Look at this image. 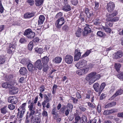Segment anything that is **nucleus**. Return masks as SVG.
<instances>
[{"mask_svg": "<svg viewBox=\"0 0 123 123\" xmlns=\"http://www.w3.org/2000/svg\"><path fill=\"white\" fill-rule=\"evenodd\" d=\"M38 97L36 96L35 98L34 101H32L30 105H29L28 107L29 108V110H34V108L33 107V106L34 104H36L38 101Z\"/></svg>", "mask_w": 123, "mask_h": 123, "instance_id": "obj_12", "label": "nucleus"}, {"mask_svg": "<svg viewBox=\"0 0 123 123\" xmlns=\"http://www.w3.org/2000/svg\"><path fill=\"white\" fill-rule=\"evenodd\" d=\"M123 93V90L121 89H120L117 90L116 92L111 97V99H112L116 97L117 96L120 95Z\"/></svg>", "mask_w": 123, "mask_h": 123, "instance_id": "obj_16", "label": "nucleus"}, {"mask_svg": "<svg viewBox=\"0 0 123 123\" xmlns=\"http://www.w3.org/2000/svg\"><path fill=\"white\" fill-rule=\"evenodd\" d=\"M91 52V50H87L86 53L84 54L83 56L85 57H86L88 56Z\"/></svg>", "mask_w": 123, "mask_h": 123, "instance_id": "obj_59", "label": "nucleus"}, {"mask_svg": "<svg viewBox=\"0 0 123 123\" xmlns=\"http://www.w3.org/2000/svg\"><path fill=\"white\" fill-rule=\"evenodd\" d=\"M45 89V86L44 85H42L40 87L39 90L40 92H44Z\"/></svg>", "mask_w": 123, "mask_h": 123, "instance_id": "obj_58", "label": "nucleus"}, {"mask_svg": "<svg viewBox=\"0 0 123 123\" xmlns=\"http://www.w3.org/2000/svg\"><path fill=\"white\" fill-rule=\"evenodd\" d=\"M105 34V33L101 31H98L97 33V35L99 36L102 37Z\"/></svg>", "mask_w": 123, "mask_h": 123, "instance_id": "obj_49", "label": "nucleus"}, {"mask_svg": "<svg viewBox=\"0 0 123 123\" xmlns=\"http://www.w3.org/2000/svg\"><path fill=\"white\" fill-rule=\"evenodd\" d=\"M99 6L98 2L97 1H95V6L94 7L95 11H96L98 9Z\"/></svg>", "mask_w": 123, "mask_h": 123, "instance_id": "obj_52", "label": "nucleus"}, {"mask_svg": "<svg viewBox=\"0 0 123 123\" xmlns=\"http://www.w3.org/2000/svg\"><path fill=\"white\" fill-rule=\"evenodd\" d=\"M88 70V68H85L79 70L77 72V73L79 75H81L86 73Z\"/></svg>", "mask_w": 123, "mask_h": 123, "instance_id": "obj_10", "label": "nucleus"}, {"mask_svg": "<svg viewBox=\"0 0 123 123\" xmlns=\"http://www.w3.org/2000/svg\"><path fill=\"white\" fill-rule=\"evenodd\" d=\"M62 29L63 31H67L68 30V27L67 25H64L62 27Z\"/></svg>", "mask_w": 123, "mask_h": 123, "instance_id": "obj_50", "label": "nucleus"}, {"mask_svg": "<svg viewBox=\"0 0 123 123\" xmlns=\"http://www.w3.org/2000/svg\"><path fill=\"white\" fill-rule=\"evenodd\" d=\"M43 97H44V101H45L48 102L50 100H51V99H50L47 96L46 94H45L43 95Z\"/></svg>", "mask_w": 123, "mask_h": 123, "instance_id": "obj_43", "label": "nucleus"}, {"mask_svg": "<svg viewBox=\"0 0 123 123\" xmlns=\"http://www.w3.org/2000/svg\"><path fill=\"white\" fill-rule=\"evenodd\" d=\"M82 120L83 121V122H82V123L83 122H84V123H85V122H87V117L85 116L84 115H83L82 116Z\"/></svg>", "mask_w": 123, "mask_h": 123, "instance_id": "obj_53", "label": "nucleus"}, {"mask_svg": "<svg viewBox=\"0 0 123 123\" xmlns=\"http://www.w3.org/2000/svg\"><path fill=\"white\" fill-rule=\"evenodd\" d=\"M16 44L15 43L14 44L9 43L8 49L7 50V52L9 53H11L12 51L13 50V49L16 48Z\"/></svg>", "mask_w": 123, "mask_h": 123, "instance_id": "obj_14", "label": "nucleus"}, {"mask_svg": "<svg viewBox=\"0 0 123 123\" xmlns=\"http://www.w3.org/2000/svg\"><path fill=\"white\" fill-rule=\"evenodd\" d=\"M45 18L43 15H41L39 17L38 20V25H40L43 24L45 20Z\"/></svg>", "mask_w": 123, "mask_h": 123, "instance_id": "obj_17", "label": "nucleus"}, {"mask_svg": "<svg viewBox=\"0 0 123 123\" xmlns=\"http://www.w3.org/2000/svg\"><path fill=\"white\" fill-rule=\"evenodd\" d=\"M22 118H17L14 121V123H21Z\"/></svg>", "mask_w": 123, "mask_h": 123, "instance_id": "obj_47", "label": "nucleus"}, {"mask_svg": "<svg viewBox=\"0 0 123 123\" xmlns=\"http://www.w3.org/2000/svg\"><path fill=\"white\" fill-rule=\"evenodd\" d=\"M26 105V103H24L23 104L20 106L18 109V110L19 111H23L24 110L25 111V106Z\"/></svg>", "mask_w": 123, "mask_h": 123, "instance_id": "obj_30", "label": "nucleus"}, {"mask_svg": "<svg viewBox=\"0 0 123 123\" xmlns=\"http://www.w3.org/2000/svg\"><path fill=\"white\" fill-rule=\"evenodd\" d=\"M116 103L115 102H112L111 103L108 104L105 106V108H107L110 107H111L114 106L116 105Z\"/></svg>", "mask_w": 123, "mask_h": 123, "instance_id": "obj_24", "label": "nucleus"}, {"mask_svg": "<svg viewBox=\"0 0 123 123\" xmlns=\"http://www.w3.org/2000/svg\"><path fill=\"white\" fill-rule=\"evenodd\" d=\"M82 31L81 28H78L76 31L75 35L77 37H79L81 35Z\"/></svg>", "mask_w": 123, "mask_h": 123, "instance_id": "obj_26", "label": "nucleus"}, {"mask_svg": "<svg viewBox=\"0 0 123 123\" xmlns=\"http://www.w3.org/2000/svg\"><path fill=\"white\" fill-rule=\"evenodd\" d=\"M119 19V18L118 17H115L112 19H110L109 20L112 22H114L118 21Z\"/></svg>", "mask_w": 123, "mask_h": 123, "instance_id": "obj_48", "label": "nucleus"}, {"mask_svg": "<svg viewBox=\"0 0 123 123\" xmlns=\"http://www.w3.org/2000/svg\"><path fill=\"white\" fill-rule=\"evenodd\" d=\"M72 4L74 5H76L78 3V1L77 0H73L72 1Z\"/></svg>", "mask_w": 123, "mask_h": 123, "instance_id": "obj_64", "label": "nucleus"}, {"mask_svg": "<svg viewBox=\"0 0 123 123\" xmlns=\"http://www.w3.org/2000/svg\"><path fill=\"white\" fill-rule=\"evenodd\" d=\"M62 9L65 11H68L71 10V7L69 5H65L63 7Z\"/></svg>", "mask_w": 123, "mask_h": 123, "instance_id": "obj_23", "label": "nucleus"}, {"mask_svg": "<svg viewBox=\"0 0 123 123\" xmlns=\"http://www.w3.org/2000/svg\"><path fill=\"white\" fill-rule=\"evenodd\" d=\"M115 7V5L114 3L110 2L107 5V9L109 12H111L113 10Z\"/></svg>", "mask_w": 123, "mask_h": 123, "instance_id": "obj_6", "label": "nucleus"}, {"mask_svg": "<svg viewBox=\"0 0 123 123\" xmlns=\"http://www.w3.org/2000/svg\"><path fill=\"white\" fill-rule=\"evenodd\" d=\"M80 61L83 67L86 65L87 64V61L86 60H82Z\"/></svg>", "mask_w": 123, "mask_h": 123, "instance_id": "obj_41", "label": "nucleus"}, {"mask_svg": "<svg viewBox=\"0 0 123 123\" xmlns=\"http://www.w3.org/2000/svg\"><path fill=\"white\" fill-rule=\"evenodd\" d=\"M62 60V58L59 56H57L53 59V61L55 63H58L61 62Z\"/></svg>", "mask_w": 123, "mask_h": 123, "instance_id": "obj_20", "label": "nucleus"}, {"mask_svg": "<svg viewBox=\"0 0 123 123\" xmlns=\"http://www.w3.org/2000/svg\"><path fill=\"white\" fill-rule=\"evenodd\" d=\"M43 70L45 72H47L49 69L48 65L47 64L43 65Z\"/></svg>", "mask_w": 123, "mask_h": 123, "instance_id": "obj_51", "label": "nucleus"}, {"mask_svg": "<svg viewBox=\"0 0 123 123\" xmlns=\"http://www.w3.org/2000/svg\"><path fill=\"white\" fill-rule=\"evenodd\" d=\"M85 13L86 14L87 17L90 18L92 16L93 13L90 11L88 8H85L84 10Z\"/></svg>", "mask_w": 123, "mask_h": 123, "instance_id": "obj_15", "label": "nucleus"}, {"mask_svg": "<svg viewBox=\"0 0 123 123\" xmlns=\"http://www.w3.org/2000/svg\"><path fill=\"white\" fill-rule=\"evenodd\" d=\"M4 11V8L2 4L1 0H0V12L2 13Z\"/></svg>", "mask_w": 123, "mask_h": 123, "instance_id": "obj_55", "label": "nucleus"}, {"mask_svg": "<svg viewBox=\"0 0 123 123\" xmlns=\"http://www.w3.org/2000/svg\"><path fill=\"white\" fill-rule=\"evenodd\" d=\"M41 122L40 118H36L35 119V121L33 123H41Z\"/></svg>", "mask_w": 123, "mask_h": 123, "instance_id": "obj_54", "label": "nucleus"}, {"mask_svg": "<svg viewBox=\"0 0 123 123\" xmlns=\"http://www.w3.org/2000/svg\"><path fill=\"white\" fill-rule=\"evenodd\" d=\"M100 77V74H97L96 72H93L90 73L87 75L85 79L86 80L89 81V84L91 85L99 80Z\"/></svg>", "mask_w": 123, "mask_h": 123, "instance_id": "obj_1", "label": "nucleus"}, {"mask_svg": "<svg viewBox=\"0 0 123 123\" xmlns=\"http://www.w3.org/2000/svg\"><path fill=\"white\" fill-rule=\"evenodd\" d=\"M42 115L43 117H46L48 116L47 112L45 110H44L42 113Z\"/></svg>", "mask_w": 123, "mask_h": 123, "instance_id": "obj_61", "label": "nucleus"}, {"mask_svg": "<svg viewBox=\"0 0 123 123\" xmlns=\"http://www.w3.org/2000/svg\"><path fill=\"white\" fill-rule=\"evenodd\" d=\"M93 87L94 90L97 92H98L99 88V85L98 83H94L93 86Z\"/></svg>", "mask_w": 123, "mask_h": 123, "instance_id": "obj_28", "label": "nucleus"}, {"mask_svg": "<svg viewBox=\"0 0 123 123\" xmlns=\"http://www.w3.org/2000/svg\"><path fill=\"white\" fill-rule=\"evenodd\" d=\"M20 74L23 75L26 74L27 73L26 69L25 67H21L19 71Z\"/></svg>", "mask_w": 123, "mask_h": 123, "instance_id": "obj_19", "label": "nucleus"}, {"mask_svg": "<svg viewBox=\"0 0 123 123\" xmlns=\"http://www.w3.org/2000/svg\"><path fill=\"white\" fill-rule=\"evenodd\" d=\"M24 35L29 38L32 39L35 36V33L32 31L31 29H28L25 30L24 33Z\"/></svg>", "mask_w": 123, "mask_h": 123, "instance_id": "obj_2", "label": "nucleus"}, {"mask_svg": "<svg viewBox=\"0 0 123 123\" xmlns=\"http://www.w3.org/2000/svg\"><path fill=\"white\" fill-rule=\"evenodd\" d=\"M26 1L29 3L31 6L34 3V0H27Z\"/></svg>", "mask_w": 123, "mask_h": 123, "instance_id": "obj_60", "label": "nucleus"}, {"mask_svg": "<svg viewBox=\"0 0 123 123\" xmlns=\"http://www.w3.org/2000/svg\"><path fill=\"white\" fill-rule=\"evenodd\" d=\"M117 13L116 11H114L112 13H107L106 15V17L108 18H111L117 15Z\"/></svg>", "mask_w": 123, "mask_h": 123, "instance_id": "obj_18", "label": "nucleus"}, {"mask_svg": "<svg viewBox=\"0 0 123 123\" xmlns=\"http://www.w3.org/2000/svg\"><path fill=\"white\" fill-rule=\"evenodd\" d=\"M24 110H23V111H19L17 114V115L18 117V118H22L23 117V115L24 114V113L25 112Z\"/></svg>", "mask_w": 123, "mask_h": 123, "instance_id": "obj_25", "label": "nucleus"}, {"mask_svg": "<svg viewBox=\"0 0 123 123\" xmlns=\"http://www.w3.org/2000/svg\"><path fill=\"white\" fill-rule=\"evenodd\" d=\"M35 66L39 70H41L42 69V65L40 60H38L35 62Z\"/></svg>", "mask_w": 123, "mask_h": 123, "instance_id": "obj_13", "label": "nucleus"}, {"mask_svg": "<svg viewBox=\"0 0 123 123\" xmlns=\"http://www.w3.org/2000/svg\"><path fill=\"white\" fill-rule=\"evenodd\" d=\"M91 26L88 25H86V26L84 28V31L82 33L83 36H86L88 33L91 31Z\"/></svg>", "mask_w": 123, "mask_h": 123, "instance_id": "obj_4", "label": "nucleus"}, {"mask_svg": "<svg viewBox=\"0 0 123 123\" xmlns=\"http://www.w3.org/2000/svg\"><path fill=\"white\" fill-rule=\"evenodd\" d=\"M8 101L11 104H15L18 101V99L16 97L10 96L8 98Z\"/></svg>", "mask_w": 123, "mask_h": 123, "instance_id": "obj_8", "label": "nucleus"}, {"mask_svg": "<svg viewBox=\"0 0 123 123\" xmlns=\"http://www.w3.org/2000/svg\"><path fill=\"white\" fill-rule=\"evenodd\" d=\"M67 108L70 111H72L73 108L72 104L70 103H68L67 105Z\"/></svg>", "mask_w": 123, "mask_h": 123, "instance_id": "obj_32", "label": "nucleus"}, {"mask_svg": "<svg viewBox=\"0 0 123 123\" xmlns=\"http://www.w3.org/2000/svg\"><path fill=\"white\" fill-rule=\"evenodd\" d=\"M8 108L10 110H12L15 108V106L12 104H10L8 105Z\"/></svg>", "mask_w": 123, "mask_h": 123, "instance_id": "obj_57", "label": "nucleus"}, {"mask_svg": "<svg viewBox=\"0 0 123 123\" xmlns=\"http://www.w3.org/2000/svg\"><path fill=\"white\" fill-rule=\"evenodd\" d=\"M28 48L30 50H31L33 49V42L32 41L30 42L28 45Z\"/></svg>", "mask_w": 123, "mask_h": 123, "instance_id": "obj_36", "label": "nucleus"}, {"mask_svg": "<svg viewBox=\"0 0 123 123\" xmlns=\"http://www.w3.org/2000/svg\"><path fill=\"white\" fill-rule=\"evenodd\" d=\"M121 65L119 63H115V67L117 72H118L119 70V68L121 67Z\"/></svg>", "mask_w": 123, "mask_h": 123, "instance_id": "obj_34", "label": "nucleus"}, {"mask_svg": "<svg viewBox=\"0 0 123 123\" xmlns=\"http://www.w3.org/2000/svg\"><path fill=\"white\" fill-rule=\"evenodd\" d=\"M2 86L3 87L6 88L10 87L11 85L7 83H5L2 84Z\"/></svg>", "mask_w": 123, "mask_h": 123, "instance_id": "obj_39", "label": "nucleus"}, {"mask_svg": "<svg viewBox=\"0 0 123 123\" xmlns=\"http://www.w3.org/2000/svg\"><path fill=\"white\" fill-rule=\"evenodd\" d=\"M6 107L5 106L3 107L1 109V113L3 114H5L7 112V111L6 109Z\"/></svg>", "mask_w": 123, "mask_h": 123, "instance_id": "obj_46", "label": "nucleus"}, {"mask_svg": "<svg viewBox=\"0 0 123 123\" xmlns=\"http://www.w3.org/2000/svg\"><path fill=\"white\" fill-rule=\"evenodd\" d=\"M49 61V58L47 56H45L42 59V61L43 65L47 64Z\"/></svg>", "mask_w": 123, "mask_h": 123, "instance_id": "obj_22", "label": "nucleus"}, {"mask_svg": "<svg viewBox=\"0 0 123 123\" xmlns=\"http://www.w3.org/2000/svg\"><path fill=\"white\" fill-rule=\"evenodd\" d=\"M5 58L3 56H0V64H4L5 62Z\"/></svg>", "mask_w": 123, "mask_h": 123, "instance_id": "obj_35", "label": "nucleus"}, {"mask_svg": "<svg viewBox=\"0 0 123 123\" xmlns=\"http://www.w3.org/2000/svg\"><path fill=\"white\" fill-rule=\"evenodd\" d=\"M102 29L107 33H110L111 31V30L110 28H107L104 26H103Z\"/></svg>", "mask_w": 123, "mask_h": 123, "instance_id": "obj_42", "label": "nucleus"}, {"mask_svg": "<svg viewBox=\"0 0 123 123\" xmlns=\"http://www.w3.org/2000/svg\"><path fill=\"white\" fill-rule=\"evenodd\" d=\"M81 56L80 50L78 49L75 50V52L74 60L75 61H78L80 59Z\"/></svg>", "mask_w": 123, "mask_h": 123, "instance_id": "obj_9", "label": "nucleus"}, {"mask_svg": "<svg viewBox=\"0 0 123 123\" xmlns=\"http://www.w3.org/2000/svg\"><path fill=\"white\" fill-rule=\"evenodd\" d=\"M65 22L64 19L63 17L61 18L56 21L55 25L56 27L58 29H60Z\"/></svg>", "mask_w": 123, "mask_h": 123, "instance_id": "obj_3", "label": "nucleus"}, {"mask_svg": "<svg viewBox=\"0 0 123 123\" xmlns=\"http://www.w3.org/2000/svg\"><path fill=\"white\" fill-rule=\"evenodd\" d=\"M105 86V82L102 83L99 89V91L101 92L104 88Z\"/></svg>", "mask_w": 123, "mask_h": 123, "instance_id": "obj_38", "label": "nucleus"}, {"mask_svg": "<svg viewBox=\"0 0 123 123\" xmlns=\"http://www.w3.org/2000/svg\"><path fill=\"white\" fill-rule=\"evenodd\" d=\"M123 55V53L121 51H118L115 53L113 55V58L115 59H118L121 57Z\"/></svg>", "mask_w": 123, "mask_h": 123, "instance_id": "obj_11", "label": "nucleus"}, {"mask_svg": "<svg viewBox=\"0 0 123 123\" xmlns=\"http://www.w3.org/2000/svg\"><path fill=\"white\" fill-rule=\"evenodd\" d=\"M44 0H35V4L37 6H39L43 3Z\"/></svg>", "mask_w": 123, "mask_h": 123, "instance_id": "obj_29", "label": "nucleus"}, {"mask_svg": "<svg viewBox=\"0 0 123 123\" xmlns=\"http://www.w3.org/2000/svg\"><path fill=\"white\" fill-rule=\"evenodd\" d=\"M76 67L78 69H80L82 68L83 66L80 61L78 62L75 65Z\"/></svg>", "mask_w": 123, "mask_h": 123, "instance_id": "obj_45", "label": "nucleus"}, {"mask_svg": "<svg viewBox=\"0 0 123 123\" xmlns=\"http://www.w3.org/2000/svg\"><path fill=\"white\" fill-rule=\"evenodd\" d=\"M20 62L24 65L26 64L27 63V62L25 59H23L20 61Z\"/></svg>", "mask_w": 123, "mask_h": 123, "instance_id": "obj_56", "label": "nucleus"}, {"mask_svg": "<svg viewBox=\"0 0 123 123\" xmlns=\"http://www.w3.org/2000/svg\"><path fill=\"white\" fill-rule=\"evenodd\" d=\"M34 15V14L32 13H27L24 15V17L25 18H31Z\"/></svg>", "mask_w": 123, "mask_h": 123, "instance_id": "obj_27", "label": "nucleus"}, {"mask_svg": "<svg viewBox=\"0 0 123 123\" xmlns=\"http://www.w3.org/2000/svg\"><path fill=\"white\" fill-rule=\"evenodd\" d=\"M117 77L120 80H123V72L118 74L117 75Z\"/></svg>", "mask_w": 123, "mask_h": 123, "instance_id": "obj_40", "label": "nucleus"}, {"mask_svg": "<svg viewBox=\"0 0 123 123\" xmlns=\"http://www.w3.org/2000/svg\"><path fill=\"white\" fill-rule=\"evenodd\" d=\"M18 91V88L13 87L12 88V90L10 91V93L11 94H16Z\"/></svg>", "mask_w": 123, "mask_h": 123, "instance_id": "obj_21", "label": "nucleus"}, {"mask_svg": "<svg viewBox=\"0 0 123 123\" xmlns=\"http://www.w3.org/2000/svg\"><path fill=\"white\" fill-rule=\"evenodd\" d=\"M88 105L89 107L92 108V109H93L95 108V105L90 102H88Z\"/></svg>", "mask_w": 123, "mask_h": 123, "instance_id": "obj_62", "label": "nucleus"}, {"mask_svg": "<svg viewBox=\"0 0 123 123\" xmlns=\"http://www.w3.org/2000/svg\"><path fill=\"white\" fill-rule=\"evenodd\" d=\"M80 119L81 117L79 115H77L75 116V121L78 122Z\"/></svg>", "mask_w": 123, "mask_h": 123, "instance_id": "obj_63", "label": "nucleus"}, {"mask_svg": "<svg viewBox=\"0 0 123 123\" xmlns=\"http://www.w3.org/2000/svg\"><path fill=\"white\" fill-rule=\"evenodd\" d=\"M35 51L39 54H41L43 52V49L41 48L36 47L35 49Z\"/></svg>", "mask_w": 123, "mask_h": 123, "instance_id": "obj_31", "label": "nucleus"}, {"mask_svg": "<svg viewBox=\"0 0 123 123\" xmlns=\"http://www.w3.org/2000/svg\"><path fill=\"white\" fill-rule=\"evenodd\" d=\"M65 61L68 64H71L73 61V57L72 56L70 55H66L65 58Z\"/></svg>", "mask_w": 123, "mask_h": 123, "instance_id": "obj_5", "label": "nucleus"}, {"mask_svg": "<svg viewBox=\"0 0 123 123\" xmlns=\"http://www.w3.org/2000/svg\"><path fill=\"white\" fill-rule=\"evenodd\" d=\"M19 42L21 43H25L27 42V40L25 38L22 37L20 39Z\"/></svg>", "mask_w": 123, "mask_h": 123, "instance_id": "obj_44", "label": "nucleus"}, {"mask_svg": "<svg viewBox=\"0 0 123 123\" xmlns=\"http://www.w3.org/2000/svg\"><path fill=\"white\" fill-rule=\"evenodd\" d=\"M27 68L30 71L32 72L33 71V65L31 63H29L27 65Z\"/></svg>", "mask_w": 123, "mask_h": 123, "instance_id": "obj_37", "label": "nucleus"}, {"mask_svg": "<svg viewBox=\"0 0 123 123\" xmlns=\"http://www.w3.org/2000/svg\"><path fill=\"white\" fill-rule=\"evenodd\" d=\"M94 25H99L101 22V20L98 18H97L93 21Z\"/></svg>", "mask_w": 123, "mask_h": 123, "instance_id": "obj_33", "label": "nucleus"}, {"mask_svg": "<svg viewBox=\"0 0 123 123\" xmlns=\"http://www.w3.org/2000/svg\"><path fill=\"white\" fill-rule=\"evenodd\" d=\"M118 109L116 108L110 110H105L104 111L103 114L105 115H109L112 113L117 112H118Z\"/></svg>", "mask_w": 123, "mask_h": 123, "instance_id": "obj_7", "label": "nucleus"}]
</instances>
